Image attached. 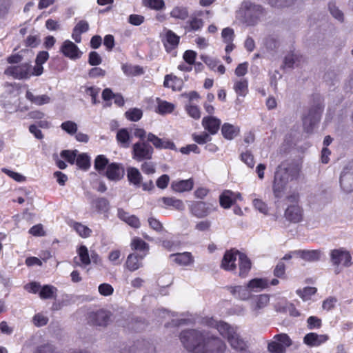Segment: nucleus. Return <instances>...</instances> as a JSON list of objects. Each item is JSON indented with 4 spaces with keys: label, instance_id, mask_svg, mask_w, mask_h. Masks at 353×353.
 Returning a JSON list of instances; mask_svg holds the SVG:
<instances>
[{
    "label": "nucleus",
    "instance_id": "nucleus-1",
    "mask_svg": "<svg viewBox=\"0 0 353 353\" xmlns=\"http://www.w3.org/2000/svg\"><path fill=\"white\" fill-rule=\"evenodd\" d=\"M179 338L190 353H224L226 349L223 341L206 330H185Z\"/></svg>",
    "mask_w": 353,
    "mask_h": 353
},
{
    "label": "nucleus",
    "instance_id": "nucleus-2",
    "mask_svg": "<svg viewBox=\"0 0 353 353\" xmlns=\"http://www.w3.org/2000/svg\"><path fill=\"white\" fill-rule=\"evenodd\" d=\"M300 168L294 163L283 162L276 168L273 181V193L275 197L281 198L287 184L298 179Z\"/></svg>",
    "mask_w": 353,
    "mask_h": 353
},
{
    "label": "nucleus",
    "instance_id": "nucleus-3",
    "mask_svg": "<svg viewBox=\"0 0 353 353\" xmlns=\"http://www.w3.org/2000/svg\"><path fill=\"white\" fill-rule=\"evenodd\" d=\"M203 323L216 328L222 336L227 339L233 349L240 352L245 350L246 343L237 332V327H232L223 321H217L213 318L204 319Z\"/></svg>",
    "mask_w": 353,
    "mask_h": 353
},
{
    "label": "nucleus",
    "instance_id": "nucleus-4",
    "mask_svg": "<svg viewBox=\"0 0 353 353\" xmlns=\"http://www.w3.org/2000/svg\"><path fill=\"white\" fill-rule=\"evenodd\" d=\"M243 21L248 26H254L265 14L263 8L250 1H244L242 5Z\"/></svg>",
    "mask_w": 353,
    "mask_h": 353
},
{
    "label": "nucleus",
    "instance_id": "nucleus-5",
    "mask_svg": "<svg viewBox=\"0 0 353 353\" xmlns=\"http://www.w3.org/2000/svg\"><path fill=\"white\" fill-rule=\"evenodd\" d=\"M331 262L335 267L334 272L339 274L341 269L352 265V256L349 252L343 249H335L330 252Z\"/></svg>",
    "mask_w": 353,
    "mask_h": 353
},
{
    "label": "nucleus",
    "instance_id": "nucleus-6",
    "mask_svg": "<svg viewBox=\"0 0 353 353\" xmlns=\"http://www.w3.org/2000/svg\"><path fill=\"white\" fill-rule=\"evenodd\" d=\"M292 345V341L285 333L274 336L268 343V350L270 353H285L288 347Z\"/></svg>",
    "mask_w": 353,
    "mask_h": 353
},
{
    "label": "nucleus",
    "instance_id": "nucleus-7",
    "mask_svg": "<svg viewBox=\"0 0 353 353\" xmlns=\"http://www.w3.org/2000/svg\"><path fill=\"white\" fill-rule=\"evenodd\" d=\"M323 108L320 104H317L310 108L307 113L303 117V125L306 132L310 133L312 131L315 125L319 122Z\"/></svg>",
    "mask_w": 353,
    "mask_h": 353
},
{
    "label": "nucleus",
    "instance_id": "nucleus-8",
    "mask_svg": "<svg viewBox=\"0 0 353 353\" xmlns=\"http://www.w3.org/2000/svg\"><path fill=\"white\" fill-rule=\"evenodd\" d=\"M34 69L28 63L10 66L5 70L6 74L10 75L17 79H29L31 76H34Z\"/></svg>",
    "mask_w": 353,
    "mask_h": 353
},
{
    "label": "nucleus",
    "instance_id": "nucleus-9",
    "mask_svg": "<svg viewBox=\"0 0 353 353\" xmlns=\"http://www.w3.org/2000/svg\"><path fill=\"white\" fill-rule=\"evenodd\" d=\"M152 153V147L145 141H139L133 145L132 158L137 161L150 159Z\"/></svg>",
    "mask_w": 353,
    "mask_h": 353
},
{
    "label": "nucleus",
    "instance_id": "nucleus-10",
    "mask_svg": "<svg viewBox=\"0 0 353 353\" xmlns=\"http://www.w3.org/2000/svg\"><path fill=\"white\" fill-rule=\"evenodd\" d=\"M191 214L196 218L206 217L216 210V206L212 203L194 201L189 207Z\"/></svg>",
    "mask_w": 353,
    "mask_h": 353
},
{
    "label": "nucleus",
    "instance_id": "nucleus-11",
    "mask_svg": "<svg viewBox=\"0 0 353 353\" xmlns=\"http://www.w3.org/2000/svg\"><path fill=\"white\" fill-rule=\"evenodd\" d=\"M341 189L347 193L353 191V160L343 169L340 176Z\"/></svg>",
    "mask_w": 353,
    "mask_h": 353
},
{
    "label": "nucleus",
    "instance_id": "nucleus-12",
    "mask_svg": "<svg viewBox=\"0 0 353 353\" xmlns=\"http://www.w3.org/2000/svg\"><path fill=\"white\" fill-rule=\"evenodd\" d=\"M160 37L165 50L168 52H170L179 45L180 37L171 30L164 28Z\"/></svg>",
    "mask_w": 353,
    "mask_h": 353
},
{
    "label": "nucleus",
    "instance_id": "nucleus-13",
    "mask_svg": "<svg viewBox=\"0 0 353 353\" xmlns=\"http://www.w3.org/2000/svg\"><path fill=\"white\" fill-rule=\"evenodd\" d=\"M109 180L113 181H120L125 174V170L122 164L112 163L108 165L103 173Z\"/></svg>",
    "mask_w": 353,
    "mask_h": 353
},
{
    "label": "nucleus",
    "instance_id": "nucleus-14",
    "mask_svg": "<svg viewBox=\"0 0 353 353\" xmlns=\"http://www.w3.org/2000/svg\"><path fill=\"white\" fill-rule=\"evenodd\" d=\"M303 216V211L299 203L290 205L285 211V217L286 219L293 223L301 221Z\"/></svg>",
    "mask_w": 353,
    "mask_h": 353
},
{
    "label": "nucleus",
    "instance_id": "nucleus-15",
    "mask_svg": "<svg viewBox=\"0 0 353 353\" xmlns=\"http://www.w3.org/2000/svg\"><path fill=\"white\" fill-rule=\"evenodd\" d=\"M61 52L70 59H79L82 54L78 46L70 40H65L63 43Z\"/></svg>",
    "mask_w": 353,
    "mask_h": 353
},
{
    "label": "nucleus",
    "instance_id": "nucleus-16",
    "mask_svg": "<svg viewBox=\"0 0 353 353\" xmlns=\"http://www.w3.org/2000/svg\"><path fill=\"white\" fill-rule=\"evenodd\" d=\"M110 312L105 310H99L95 312H91L89 314V322L92 325L99 326H105L110 321Z\"/></svg>",
    "mask_w": 353,
    "mask_h": 353
},
{
    "label": "nucleus",
    "instance_id": "nucleus-17",
    "mask_svg": "<svg viewBox=\"0 0 353 353\" xmlns=\"http://www.w3.org/2000/svg\"><path fill=\"white\" fill-rule=\"evenodd\" d=\"M221 121L219 119L213 117H204L202 119V126L210 134H216L221 126Z\"/></svg>",
    "mask_w": 353,
    "mask_h": 353
},
{
    "label": "nucleus",
    "instance_id": "nucleus-18",
    "mask_svg": "<svg viewBox=\"0 0 353 353\" xmlns=\"http://www.w3.org/2000/svg\"><path fill=\"white\" fill-rule=\"evenodd\" d=\"M329 340L327 334H318L314 332L307 334L303 337V343L310 347H317Z\"/></svg>",
    "mask_w": 353,
    "mask_h": 353
},
{
    "label": "nucleus",
    "instance_id": "nucleus-19",
    "mask_svg": "<svg viewBox=\"0 0 353 353\" xmlns=\"http://www.w3.org/2000/svg\"><path fill=\"white\" fill-rule=\"evenodd\" d=\"M146 256V253L143 254H138L136 253L130 254L125 261V267L130 272H134L142 267V261Z\"/></svg>",
    "mask_w": 353,
    "mask_h": 353
},
{
    "label": "nucleus",
    "instance_id": "nucleus-20",
    "mask_svg": "<svg viewBox=\"0 0 353 353\" xmlns=\"http://www.w3.org/2000/svg\"><path fill=\"white\" fill-rule=\"evenodd\" d=\"M148 141L151 142L157 148L176 150L175 145L172 141L160 139L152 133L148 134Z\"/></svg>",
    "mask_w": 353,
    "mask_h": 353
},
{
    "label": "nucleus",
    "instance_id": "nucleus-21",
    "mask_svg": "<svg viewBox=\"0 0 353 353\" xmlns=\"http://www.w3.org/2000/svg\"><path fill=\"white\" fill-rule=\"evenodd\" d=\"M170 258L179 265L188 266L194 262V257L188 252L172 254L170 255Z\"/></svg>",
    "mask_w": 353,
    "mask_h": 353
},
{
    "label": "nucleus",
    "instance_id": "nucleus-22",
    "mask_svg": "<svg viewBox=\"0 0 353 353\" xmlns=\"http://www.w3.org/2000/svg\"><path fill=\"white\" fill-rule=\"evenodd\" d=\"M237 252L239 251H227L223 258L221 267L228 271L234 270L236 268L235 262L236 256H238Z\"/></svg>",
    "mask_w": 353,
    "mask_h": 353
},
{
    "label": "nucleus",
    "instance_id": "nucleus-23",
    "mask_svg": "<svg viewBox=\"0 0 353 353\" xmlns=\"http://www.w3.org/2000/svg\"><path fill=\"white\" fill-rule=\"evenodd\" d=\"M127 178L130 184L135 188H140L143 180V176L137 168L128 167L127 168Z\"/></svg>",
    "mask_w": 353,
    "mask_h": 353
},
{
    "label": "nucleus",
    "instance_id": "nucleus-24",
    "mask_svg": "<svg viewBox=\"0 0 353 353\" xmlns=\"http://www.w3.org/2000/svg\"><path fill=\"white\" fill-rule=\"evenodd\" d=\"M228 289L235 298L243 301L248 300L251 296V293L248 285L230 286L228 287Z\"/></svg>",
    "mask_w": 353,
    "mask_h": 353
},
{
    "label": "nucleus",
    "instance_id": "nucleus-25",
    "mask_svg": "<svg viewBox=\"0 0 353 353\" xmlns=\"http://www.w3.org/2000/svg\"><path fill=\"white\" fill-rule=\"evenodd\" d=\"M270 298L267 294H261L254 297L251 302V309L256 314L265 307L269 303Z\"/></svg>",
    "mask_w": 353,
    "mask_h": 353
},
{
    "label": "nucleus",
    "instance_id": "nucleus-26",
    "mask_svg": "<svg viewBox=\"0 0 353 353\" xmlns=\"http://www.w3.org/2000/svg\"><path fill=\"white\" fill-rule=\"evenodd\" d=\"M239 127L229 123H225L221 127L222 135L225 139L228 140H232L234 139L239 135Z\"/></svg>",
    "mask_w": 353,
    "mask_h": 353
},
{
    "label": "nucleus",
    "instance_id": "nucleus-27",
    "mask_svg": "<svg viewBox=\"0 0 353 353\" xmlns=\"http://www.w3.org/2000/svg\"><path fill=\"white\" fill-rule=\"evenodd\" d=\"M296 257L301 258L306 261H316L320 259V252L319 250H294Z\"/></svg>",
    "mask_w": 353,
    "mask_h": 353
},
{
    "label": "nucleus",
    "instance_id": "nucleus-28",
    "mask_svg": "<svg viewBox=\"0 0 353 353\" xmlns=\"http://www.w3.org/2000/svg\"><path fill=\"white\" fill-rule=\"evenodd\" d=\"M250 293L259 292L269 286V281L266 279H254L247 284Z\"/></svg>",
    "mask_w": 353,
    "mask_h": 353
},
{
    "label": "nucleus",
    "instance_id": "nucleus-29",
    "mask_svg": "<svg viewBox=\"0 0 353 353\" xmlns=\"http://www.w3.org/2000/svg\"><path fill=\"white\" fill-rule=\"evenodd\" d=\"M233 89L238 96L245 97L248 93V81L245 78L234 80Z\"/></svg>",
    "mask_w": 353,
    "mask_h": 353
},
{
    "label": "nucleus",
    "instance_id": "nucleus-30",
    "mask_svg": "<svg viewBox=\"0 0 353 353\" xmlns=\"http://www.w3.org/2000/svg\"><path fill=\"white\" fill-rule=\"evenodd\" d=\"M239 261V276L245 277L251 269V262L248 256L241 252H237Z\"/></svg>",
    "mask_w": 353,
    "mask_h": 353
},
{
    "label": "nucleus",
    "instance_id": "nucleus-31",
    "mask_svg": "<svg viewBox=\"0 0 353 353\" xmlns=\"http://www.w3.org/2000/svg\"><path fill=\"white\" fill-rule=\"evenodd\" d=\"M304 61L305 59L302 55L294 52L288 54L284 59L285 66L288 68L299 66Z\"/></svg>",
    "mask_w": 353,
    "mask_h": 353
},
{
    "label": "nucleus",
    "instance_id": "nucleus-32",
    "mask_svg": "<svg viewBox=\"0 0 353 353\" xmlns=\"http://www.w3.org/2000/svg\"><path fill=\"white\" fill-rule=\"evenodd\" d=\"M159 202H162L164 204L163 208L172 207L174 210L179 211L185 209L183 201L174 197H162L159 199Z\"/></svg>",
    "mask_w": 353,
    "mask_h": 353
},
{
    "label": "nucleus",
    "instance_id": "nucleus-33",
    "mask_svg": "<svg viewBox=\"0 0 353 353\" xmlns=\"http://www.w3.org/2000/svg\"><path fill=\"white\" fill-rule=\"evenodd\" d=\"M26 98L30 101L32 103H34L37 105H42L44 104H48L51 101L50 97L47 94H42L35 96L32 92L30 90H27L26 93Z\"/></svg>",
    "mask_w": 353,
    "mask_h": 353
},
{
    "label": "nucleus",
    "instance_id": "nucleus-34",
    "mask_svg": "<svg viewBox=\"0 0 353 353\" xmlns=\"http://www.w3.org/2000/svg\"><path fill=\"white\" fill-rule=\"evenodd\" d=\"M49 54L46 51H41L38 53L35 63L36 65L33 68L34 69V76H39L43 73V68L42 65L48 59Z\"/></svg>",
    "mask_w": 353,
    "mask_h": 353
},
{
    "label": "nucleus",
    "instance_id": "nucleus-35",
    "mask_svg": "<svg viewBox=\"0 0 353 353\" xmlns=\"http://www.w3.org/2000/svg\"><path fill=\"white\" fill-rule=\"evenodd\" d=\"M193 181L190 179L187 180L173 181L172 183V188L175 192H183L191 190L193 188Z\"/></svg>",
    "mask_w": 353,
    "mask_h": 353
},
{
    "label": "nucleus",
    "instance_id": "nucleus-36",
    "mask_svg": "<svg viewBox=\"0 0 353 353\" xmlns=\"http://www.w3.org/2000/svg\"><path fill=\"white\" fill-rule=\"evenodd\" d=\"M235 193L230 190L224 191L220 196V205L224 208H229L235 201Z\"/></svg>",
    "mask_w": 353,
    "mask_h": 353
},
{
    "label": "nucleus",
    "instance_id": "nucleus-37",
    "mask_svg": "<svg viewBox=\"0 0 353 353\" xmlns=\"http://www.w3.org/2000/svg\"><path fill=\"white\" fill-rule=\"evenodd\" d=\"M130 245L132 250L143 252L146 254L149 250V245L139 237L133 238Z\"/></svg>",
    "mask_w": 353,
    "mask_h": 353
},
{
    "label": "nucleus",
    "instance_id": "nucleus-38",
    "mask_svg": "<svg viewBox=\"0 0 353 353\" xmlns=\"http://www.w3.org/2000/svg\"><path fill=\"white\" fill-rule=\"evenodd\" d=\"M117 140L123 148H128L130 143V136L126 129H121L117 132Z\"/></svg>",
    "mask_w": 353,
    "mask_h": 353
},
{
    "label": "nucleus",
    "instance_id": "nucleus-39",
    "mask_svg": "<svg viewBox=\"0 0 353 353\" xmlns=\"http://www.w3.org/2000/svg\"><path fill=\"white\" fill-rule=\"evenodd\" d=\"M170 16L174 19L185 20L189 16V12L186 7L176 6L170 12Z\"/></svg>",
    "mask_w": 353,
    "mask_h": 353
},
{
    "label": "nucleus",
    "instance_id": "nucleus-40",
    "mask_svg": "<svg viewBox=\"0 0 353 353\" xmlns=\"http://www.w3.org/2000/svg\"><path fill=\"white\" fill-rule=\"evenodd\" d=\"M91 204L99 212H105L109 210V201L105 198L94 199Z\"/></svg>",
    "mask_w": 353,
    "mask_h": 353
},
{
    "label": "nucleus",
    "instance_id": "nucleus-41",
    "mask_svg": "<svg viewBox=\"0 0 353 353\" xmlns=\"http://www.w3.org/2000/svg\"><path fill=\"white\" fill-rule=\"evenodd\" d=\"M122 70L128 76H135L143 73V69L139 65L123 64Z\"/></svg>",
    "mask_w": 353,
    "mask_h": 353
},
{
    "label": "nucleus",
    "instance_id": "nucleus-42",
    "mask_svg": "<svg viewBox=\"0 0 353 353\" xmlns=\"http://www.w3.org/2000/svg\"><path fill=\"white\" fill-rule=\"evenodd\" d=\"M157 112L159 114H163L171 113L174 109V105L171 103L160 100L159 99H157Z\"/></svg>",
    "mask_w": 353,
    "mask_h": 353
},
{
    "label": "nucleus",
    "instance_id": "nucleus-43",
    "mask_svg": "<svg viewBox=\"0 0 353 353\" xmlns=\"http://www.w3.org/2000/svg\"><path fill=\"white\" fill-rule=\"evenodd\" d=\"M108 164V159L104 155H98L94 161V168L100 173L103 174L105 172V167Z\"/></svg>",
    "mask_w": 353,
    "mask_h": 353
},
{
    "label": "nucleus",
    "instance_id": "nucleus-44",
    "mask_svg": "<svg viewBox=\"0 0 353 353\" xmlns=\"http://www.w3.org/2000/svg\"><path fill=\"white\" fill-rule=\"evenodd\" d=\"M72 228L79 234V235L83 238H87L91 235L92 230L88 227L81 224V223H73Z\"/></svg>",
    "mask_w": 353,
    "mask_h": 353
},
{
    "label": "nucleus",
    "instance_id": "nucleus-45",
    "mask_svg": "<svg viewBox=\"0 0 353 353\" xmlns=\"http://www.w3.org/2000/svg\"><path fill=\"white\" fill-rule=\"evenodd\" d=\"M76 164L79 168L86 170L90 166V159L85 154H80L77 157Z\"/></svg>",
    "mask_w": 353,
    "mask_h": 353
},
{
    "label": "nucleus",
    "instance_id": "nucleus-46",
    "mask_svg": "<svg viewBox=\"0 0 353 353\" xmlns=\"http://www.w3.org/2000/svg\"><path fill=\"white\" fill-rule=\"evenodd\" d=\"M57 290L52 285H44L40 292L39 296L41 299H51L54 296V294L57 292Z\"/></svg>",
    "mask_w": 353,
    "mask_h": 353
},
{
    "label": "nucleus",
    "instance_id": "nucleus-47",
    "mask_svg": "<svg viewBox=\"0 0 353 353\" xmlns=\"http://www.w3.org/2000/svg\"><path fill=\"white\" fill-rule=\"evenodd\" d=\"M61 128L70 135H74L78 130L77 124L72 121H64L61 125Z\"/></svg>",
    "mask_w": 353,
    "mask_h": 353
},
{
    "label": "nucleus",
    "instance_id": "nucleus-48",
    "mask_svg": "<svg viewBox=\"0 0 353 353\" xmlns=\"http://www.w3.org/2000/svg\"><path fill=\"white\" fill-rule=\"evenodd\" d=\"M78 254L83 265L86 266L90 263V258L86 246L81 245L78 250Z\"/></svg>",
    "mask_w": 353,
    "mask_h": 353
},
{
    "label": "nucleus",
    "instance_id": "nucleus-49",
    "mask_svg": "<svg viewBox=\"0 0 353 353\" xmlns=\"http://www.w3.org/2000/svg\"><path fill=\"white\" fill-rule=\"evenodd\" d=\"M185 109L188 115L194 119H199L201 117V112L197 105H194L189 102L185 106Z\"/></svg>",
    "mask_w": 353,
    "mask_h": 353
},
{
    "label": "nucleus",
    "instance_id": "nucleus-50",
    "mask_svg": "<svg viewBox=\"0 0 353 353\" xmlns=\"http://www.w3.org/2000/svg\"><path fill=\"white\" fill-rule=\"evenodd\" d=\"M11 5V0H0V19H4L6 18Z\"/></svg>",
    "mask_w": 353,
    "mask_h": 353
},
{
    "label": "nucleus",
    "instance_id": "nucleus-51",
    "mask_svg": "<svg viewBox=\"0 0 353 353\" xmlns=\"http://www.w3.org/2000/svg\"><path fill=\"white\" fill-rule=\"evenodd\" d=\"M241 159L245 163L249 168H252L254 166L255 161L254 156L252 152L249 150H246L241 154Z\"/></svg>",
    "mask_w": 353,
    "mask_h": 353
},
{
    "label": "nucleus",
    "instance_id": "nucleus-52",
    "mask_svg": "<svg viewBox=\"0 0 353 353\" xmlns=\"http://www.w3.org/2000/svg\"><path fill=\"white\" fill-rule=\"evenodd\" d=\"M143 115L142 111L138 108L130 109L125 112L128 119L132 121H139Z\"/></svg>",
    "mask_w": 353,
    "mask_h": 353
},
{
    "label": "nucleus",
    "instance_id": "nucleus-53",
    "mask_svg": "<svg viewBox=\"0 0 353 353\" xmlns=\"http://www.w3.org/2000/svg\"><path fill=\"white\" fill-rule=\"evenodd\" d=\"M77 152V150H63L61 152V157L65 159L70 164H74V162H76Z\"/></svg>",
    "mask_w": 353,
    "mask_h": 353
},
{
    "label": "nucleus",
    "instance_id": "nucleus-54",
    "mask_svg": "<svg viewBox=\"0 0 353 353\" xmlns=\"http://www.w3.org/2000/svg\"><path fill=\"white\" fill-rule=\"evenodd\" d=\"M193 140L198 144L203 145L211 140L210 134L206 132H203L201 134H192Z\"/></svg>",
    "mask_w": 353,
    "mask_h": 353
},
{
    "label": "nucleus",
    "instance_id": "nucleus-55",
    "mask_svg": "<svg viewBox=\"0 0 353 353\" xmlns=\"http://www.w3.org/2000/svg\"><path fill=\"white\" fill-rule=\"evenodd\" d=\"M143 1L145 6L157 10L163 8L165 6L163 0H143Z\"/></svg>",
    "mask_w": 353,
    "mask_h": 353
},
{
    "label": "nucleus",
    "instance_id": "nucleus-56",
    "mask_svg": "<svg viewBox=\"0 0 353 353\" xmlns=\"http://www.w3.org/2000/svg\"><path fill=\"white\" fill-rule=\"evenodd\" d=\"M221 37L224 43L233 42L234 39V32L230 28H223L221 32Z\"/></svg>",
    "mask_w": 353,
    "mask_h": 353
},
{
    "label": "nucleus",
    "instance_id": "nucleus-57",
    "mask_svg": "<svg viewBox=\"0 0 353 353\" xmlns=\"http://www.w3.org/2000/svg\"><path fill=\"white\" fill-rule=\"evenodd\" d=\"M253 205L256 210L259 211L261 213L268 214V208L267 204L262 200L259 199H254L252 201Z\"/></svg>",
    "mask_w": 353,
    "mask_h": 353
},
{
    "label": "nucleus",
    "instance_id": "nucleus-58",
    "mask_svg": "<svg viewBox=\"0 0 353 353\" xmlns=\"http://www.w3.org/2000/svg\"><path fill=\"white\" fill-rule=\"evenodd\" d=\"M188 24L190 26V30L196 31L203 26V21L201 19L197 17H192L188 21Z\"/></svg>",
    "mask_w": 353,
    "mask_h": 353
},
{
    "label": "nucleus",
    "instance_id": "nucleus-59",
    "mask_svg": "<svg viewBox=\"0 0 353 353\" xmlns=\"http://www.w3.org/2000/svg\"><path fill=\"white\" fill-rule=\"evenodd\" d=\"M37 353H61L54 345L45 344L38 347Z\"/></svg>",
    "mask_w": 353,
    "mask_h": 353
},
{
    "label": "nucleus",
    "instance_id": "nucleus-60",
    "mask_svg": "<svg viewBox=\"0 0 353 353\" xmlns=\"http://www.w3.org/2000/svg\"><path fill=\"white\" fill-rule=\"evenodd\" d=\"M307 327L310 330L319 329L321 327V320L314 316H310L307 319Z\"/></svg>",
    "mask_w": 353,
    "mask_h": 353
},
{
    "label": "nucleus",
    "instance_id": "nucleus-61",
    "mask_svg": "<svg viewBox=\"0 0 353 353\" xmlns=\"http://www.w3.org/2000/svg\"><path fill=\"white\" fill-rule=\"evenodd\" d=\"M295 0H268L269 4L274 8H283L292 5Z\"/></svg>",
    "mask_w": 353,
    "mask_h": 353
},
{
    "label": "nucleus",
    "instance_id": "nucleus-62",
    "mask_svg": "<svg viewBox=\"0 0 353 353\" xmlns=\"http://www.w3.org/2000/svg\"><path fill=\"white\" fill-rule=\"evenodd\" d=\"M100 89L94 86L85 88V92L92 98V103L96 104L97 103V97L99 93Z\"/></svg>",
    "mask_w": 353,
    "mask_h": 353
},
{
    "label": "nucleus",
    "instance_id": "nucleus-63",
    "mask_svg": "<svg viewBox=\"0 0 353 353\" xmlns=\"http://www.w3.org/2000/svg\"><path fill=\"white\" fill-rule=\"evenodd\" d=\"M148 224L150 225V227L159 232H161L163 229V225L162 223L157 219H155L154 217H149L148 219Z\"/></svg>",
    "mask_w": 353,
    "mask_h": 353
},
{
    "label": "nucleus",
    "instance_id": "nucleus-64",
    "mask_svg": "<svg viewBox=\"0 0 353 353\" xmlns=\"http://www.w3.org/2000/svg\"><path fill=\"white\" fill-rule=\"evenodd\" d=\"M201 59L211 70H216L219 62L218 60L214 59L206 55H201Z\"/></svg>",
    "mask_w": 353,
    "mask_h": 353
}]
</instances>
